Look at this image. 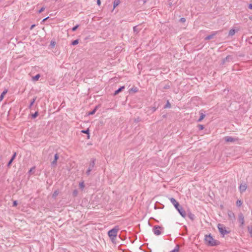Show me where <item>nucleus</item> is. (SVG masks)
I'll return each mask as SVG.
<instances>
[{"instance_id": "1", "label": "nucleus", "mask_w": 252, "mask_h": 252, "mask_svg": "<svg viewBox=\"0 0 252 252\" xmlns=\"http://www.w3.org/2000/svg\"><path fill=\"white\" fill-rule=\"evenodd\" d=\"M118 230V226H116L108 232V235L110 238L111 239L112 242L113 243H114V241L117 235V232Z\"/></svg>"}, {"instance_id": "2", "label": "nucleus", "mask_w": 252, "mask_h": 252, "mask_svg": "<svg viewBox=\"0 0 252 252\" xmlns=\"http://www.w3.org/2000/svg\"><path fill=\"white\" fill-rule=\"evenodd\" d=\"M205 241L209 246H214L218 245V242L215 240L210 234L205 236Z\"/></svg>"}, {"instance_id": "3", "label": "nucleus", "mask_w": 252, "mask_h": 252, "mask_svg": "<svg viewBox=\"0 0 252 252\" xmlns=\"http://www.w3.org/2000/svg\"><path fill=\"white\" fill-rule=\"evenodd\" d=\"M95 161H96L95 158H91L90 163L89 164V166L88 168V170H87V171L86 172V174L87 176H89L90 175L91 171H92L93 169H94V165L95 164Z\"/></svg>"}, {"instance_id": "4", "label": "nucleus", "mask_w": 252, "mask_h": 252, "mask_svg": "<svg viewBox=\"0 0 252 252\" xmlns=\"http://www.w3.org/2000/svg\"><path fill=\"white\" fill-rule=\"evenodd\" d=\"M218 228L220 233L223 235V236L229 233V231L226 229V227L222 224L219 223L218 224Z\"/></svg>"}, {"instance_id": "5", "label": "nucleus", "mask_w": 252, "mask_h": 252, "mask_svg": "<svg viewBox=\"0 0 252 252\" xmlns=\"http://www.w3.org/2000/svg\"><path fill=\"white\" fill-rule=\"evenodd\" d=\"M223 139L225 142L228 143H235L238 142L239 140L238 138L232 137L231 136H225Z\"/></svg>"}, {"instance_id": "6", "label": "nucleus", "mask_w": 252, "mask_h": 252, "mask_svg": "<svg viewBox=\"0 0 252 252\" xmlns=\"http://www.w3.org/2000/svg\"><path fill=\"white\" fill-rule=\"evenodd\" d=\"M238 220L240 223V226H243L245 223V220L244 217L242 213L239 214Z\"/></svg>"}, {"instance_id": "7", "label": "nucleus", "mask_w": 252, "mask_h": 252, "mask_svg": "<svg viewBox=\"0 0 252 252\" xmlns=\"http://www.w3.org/2000/svg\"><path fill=\"white\" fill-rule=\"evenodd\" d=\"M59 158V154L56 153L54 155V159L53 161L51 162V164L52 167H56L57 165V160Z\"/></svg>"}, {"instance_id": "8", "label": "nucleus", "mask_w": 252, "mask_h": 252, "mask_svg": "<svg viewBox=\"0 0 252 252\" xmlns=\"http://www.w3.org/2000/svg\"><path fill=\"white\" fill-rule=\"evenodd\" d=\"M227 214L229 219L233 222L235 220V216L233 212L229 210L228 211Z\"/></svg>"}, {"instance_id": "9", "label": "nucleus", "mask_w": 252, "mask_h": 252, "mask_svg": "<svg viewBox=\"0 0 252 252\" xmlns=\"http://www.w3.org/2000/svg\"><path fill=\"white\" fill-rule=\"evenodd\" d=\"M161 227L159 226H155L153 228V231L155 235H159L161 234V232L160 231Z\"/></svg>"}, {"instance_id": "10", "label": "nucleus", "mask_w": 252, "mask_h": 252, "mask_svg": "<svg viewBox=\"0 0 252 252\" xmlns=\"http://www.w3.org/2000/svg\"><path fill=\"white\" fill-rule=\"evenodd\" d=\"M171 203L174 206L175 208H177V207H179V203L176 200V199L173 197L169 198Z\"/></svg>"}, {"instance_id": "11", "label": "nucleus", "mask_w": 252, "mask_h": 252, "mask_svg": "<svg viewBox=\"0 0 252 252\" xmlns=\"http://www.w3.org/2000/svg\"><path fill=\"white\" fill-rule=\"evenodd\" d=\"M179 213L181 215V216L184 218H185L186 217L187 213L182 207L180 208V210H179Z\"/></svg>"}, {"instance_id": "12", "label": "nucleus", "mask_w": 252, "mask_h": 252, "mask_svg": "<svg viewBox=\"0 0 252 252\" xmlns=\"http://www.w3.org/2000/svg\"><path fill=\"white\" fill-rule=\"evenodd\" d=\"M247 186L246 184H241L240 186L239 189L241 192L245 191L247 189Z\"/></svg>"}, {"instance_id": "13", "label": "nucleus", "mask_w": 252, "mask_h": 252, "mask_svg": "<svg viewBox=\"0 0 252 252\" xmlns=\"http://www.w3.org/2000/svg\"><path fill=\"white\" fill-rule=\"evenodd\" d=\"M216 33H217V32H213L211 34L207 36L205 38V40H208L212 39L213 38V37L216 34Z\"/></svg>"}, {"instance_id": "14", "label": "nucleus", "mask_w": 252, "mask_h": 252, "mask_svg": "<svg viewBox=\"0 0 252 252\" xmlns=\"http://www.w3.org/2000/svg\"><path fill=\"white\" fill-rule=\"evenodd\" d=\"M125 86H123L122 87H120L118 90H116L114 93V95H116L118 94L120 92L122 91L124 89H125Z\"/></svg>"}, {"instance_id": "15", "label": "nucleus", "mask_w": 252, "mask_h": 252, "mask_svg": "<svg viewBox=\"0 0 252 252\" xmlns=\"http://www.w3.org/2000/svg\"><path fill=\"white\" fill-rule=\"evenodd\" d=\"M138 88L136 87H133L131 89L129 90V94H134L138 91Z\"/></svg>"}, {"instance_id": "16", "label": "nucleus", "mask_w": 252, "mask_h": 252, "mask_svg": "<svg viewBox=\"0 0 252 252\" xmlns=\"http://www.w3.org/2000/svg\"><path fill=\"white\" fill-rule=\"evenodd\" d=\"M121 1L120 0H115L113 2V9L112 10V11H114V9L119 5Z\"/></svg>"}, {"instance_id": "17", "label": "nucleus", "mask_w": 252, "mask_h": 252, "mask_svg": "<svg viewBox=\"0 0 252 252\" xmlns=\"http://www.w3.org/2000/svg\"><path fill=\"white\" fill-rule=\"evenodd\" d=\"M98 107H99V105H96L92 111L89 112L88 115H93L94 114V113H95V112L96 111V110H97Z\"/></svg>"}, {"instance_id": "18", "label": "nucleus", "mask_w": 252, "mask_h": 252, "mask_svg": "<svg viewBox=\"0 0 252 252\" xmlns=\"http://www.w3.org/2000/svg\"><path fill=\"white\" fill-rule=\"evenodd\" d=\"M7 90L5 89L1 94L0 95V101H1L3 99L4 96L5 95V94L7 93Z\"/></svg>"}, {"instance_id": "19", "label": "nucleus", "mask_w": 252, "mask_h": 252, "mask_svg": "<svg viewBox=\"0 0 252 252\" xmlns=\"http://www.w3.org/2000/svg\"><path fill=\"white\" fill-rule=\"evenodd\" d=\"M205 117V115L203 114L202 111L200 112V117L199 119L197 120L198 122H201Z\"/></svg>"}, {"instance_id": "20", "label": "nucleus", "mask_w": 252, "mask_h": 252, "mask_svg": "<svg viewBox=\"0 0 252 252\" xmlns=\"http://www.w3.org/2000/svg\"><path fill=\"white\" fill-rule=\"evenodd\" d=\"M187 216L191 220H193L194 219V215L192 214L191 212H189L188 214H187Z\"/></svg>"}, {"instance_id": "21", "label": "nucleus", "mask_w": 252, "mask_h": 252, "mask_svg": "<svg viewBox=\"0 0 252 252\" xmlns=\"http://www.w3.org/2000/svg\"><path fill=\"white\" fill-rule=\"evenodd\" d=\"M36 99V97H34L31 100L30 104L29 106V108H31L32 107V106L33 105Z\"/></svg>"}, {"instance_id": "22", "label": "nucleus", "mask_w": 252, "mask_h": 252, "mask_svg": "<svg viewBox=\"0 0 252 252\" xmlns=\"http://www.w3.org/2000/svg\"><path fill=\"white\" fill-rule=\"evenodd\" d=\"M40 75L39 74H37L36 75L32 77V80L33 81H37L39 79V78H40Z\"/></svg>"}, {"instance_id": "23", "label": "nucleus", "mask_w": 252, "mask_h": 252, "mask_svg": "<svg viewBox=\"0 0 252 252\" xmlns=\"http://www.w3.org/2000/svg\"><path fill=\"white\" fill-rule=\"evenodd\" d=\"M59 192L58 190L54 191V192H53V193L52 194V197L54 198H55L59 194Z\"/></svg>"}, {"instance_id": "24", "label": "nucleus", "mask_w": 252, "mask_h": 252, "mask_svg": "<svg viewBox=\"0 0 252 252\" xmlns=\"http://www.w3.org/2000/svg\"><path fill=\"white\" fill-rule=\"evenodd\" d=\"M230 60H232V57L230 56H227L223 60V63H224L226 61H229Z\"/></svg>"}, {"instance_id": "25", "label": "nucleus", "mask_w": 252, "mask_h": 252, "mask_svg": "<svg viewBox=\"0 0 252 252\" xmlns=\"http://www.w3.org/2000/svg\"><path fill=\"white\" fill-rule=\"evenodd\" d=\"M78 43H79V39H76V40H73V41L71 42V44L72 45L74 46V45H76L78 44Z\"/></svg>"}, {"instance_id": "26", "label": "nucleus", "mask_w": 252, "mask_h": 252, "mask_svg": "<svg viewBox=\"0 0 252 252\" xmlns=\"http://www.w3.org/2000/svg\"><path fill=\"white\" fill-rule=\"evenodd\" d=\"M38 115V112L36 111V112H35L34 113L32 114V118L35 119L37 117Z\"/></svg>"}, {"instance_id": "27", "label": "nucleus", "mask_w": 252, "mask_h": 252, "mask_svg": "<svg viewBox=\"0 0 252 252\" xmlns=\"http://www.w3.org/2000/svg\"><path fill=\"white\" fill-rule=\"evenodd\" d=\"M248 230L249 233L251 235V236L252 237V226H248Z\"/></svg>"}, {"instance_id": "28", "label": "nucleus", "mask_w": 252, "mask_h": 252, "mask_svg": "<svg viewBox=\"0 0 252 252\" xmlns=\"http://www.w3.org/2000/svg\"><path fill=\"white\" fill-rule=\"evenodd\" d=\"M179 250V245H176V246L174 248V249L170 252H178Z\"/></svg>"}, {"instance_id": "29", "label": "nucleus", "mask_w": 252, "mask_h": 252, "mask_svg": "<svg viewBox=\"0 0 252 252\" xmlns=\"http://www.w3.org/2000/svg\"><path fill=\"white\" fill-rule=\"evenodd\" d=\"M235 33V31L234 30H231L229 32V35L233 36Z\"/></svg>"}, {"instance_id": "30", "label": "nucleus", "mask_w": 252, "mask_h": 252, "mask_svg": "<svg viewBox=\"0 0 252 252\" xmlns=\"http://www.w3.org/2000/svg\"><path fill=\"white\" fill-rule=\"evenodd\" d=\"M79 25H76V26H75L74 27H73L71 30L72 32H75L77 29V28L79 27Z\"/></svg>"}, {"instance_id": "31", "label": "nucleus", "mask_w": 252, "mask_h": 252, "mask_svg": "<svg viewBox=\"0 0 252 252\" xmlns=\"http://www.w3.org/2000/svg\"><path fill=\"white\" fill-rule=\"evenodd\" d=\"M55 44H56V42L55 41H53L52 40L50 42V46L52 47V48H53L54 47V46H55Z\"/></svg>"}, {"instance_id": "32", "label": "nucleus", "mask_w": 252, "mask_h": 252, "mask_svg": "<svg viewBox=\"0 0 252 252\" xmlns=\"http://www.w3.org/2000/svg\"><path fill=\"white\" fill-rule=\"evenodd\" d=\"M81 132L83 133L87 134L89 132V129L87 128V129H85V130H82L81 131Z\"/></svg>"}, {"instance_id": "33", "label": "nucleus", "mask_w": 252, "mask_h": 252, "mask_svg": "<svg viewBox=\"0 0 252 252\" xmlns=\"http://www.w3.org/2000/svg\"><path fill=\"white\" fill-rule=\"evenodd\" d=\"M79 187H80V188L81 189H83V188H84V187H85V185H84V182H81V183H80L79 184Z\"/></svg>"}, {"instance_id": "34", "label": "nucleus", "mask_w": 252, "mask_h": 252, "mask_svg": "<svg viewBox=\"0 0 252 252\" xmlns=\"http://www.w3.org/2000/svg\"><path fill=\"white\" fill-rule=\"evenodd\" d=\"M13 160L11 159H10L9 160V161L8 162L7 164V167H9L11 166V163L13 162Z\"/></svg>"}, {"instance_id": "35", "label": "nucleus", "mask_w": 252, "mask_h": 252, "mask_svg": "<svg viewBox=\"0 0 252 252\" xmlns=\"http://www.w3.org/2000/svg\"><path fill=\"white\" fill-rule=\"evenodd\" d=\"M78 194V191L76 189L73 190L72 194L74 196H76Z\"/></svg>"}, {"instance_id": "36", "label": "nucleus", "mask_w": 252, "mask_h": 252, "mask_svg": "<svg viewBox=\"0 0 252 252\" xmlns=\"http://www.w3.org/2000/svg\"><path fill=\"white\" fill-rule=\"evenodd\" d=\"M236 204L237 206H240L242 204V202L241 200H237L236 202Z\"/></svg>"}, {"instance_id": "37", "label": "nucleus", "mask_w": 252, "mask_h": 252, "mask_svg": "<svg viewBox=\"0 0 252 252\" xmlns=\"http://www.w3.org/2000/svg\"><path fill=\"white\" fill-rule=\"evenodd\" d=\"M16 152H14V154H13L12 156L11 157V159H12L13 160H14V159L15 158H16Z\"/></svg>"}, {"instance_id": "38", "label": "nucleus", "mask_w": 252, "mask_h": 252, "mask_svg": "<svg viewBox=\"0 0 252 252\" xmlns=\"http://www.w3.org/2000/svg\"><path fill=\"white\" fill-rule=\"evenodd\" d=\"M171 107V105L169 102V101H167V103L166 105L165 106V108H170Z\"/></svg>"}, {"instance_id": "39", "label": "nucleus", "mask_w": 252, "mask_h": 252, "mask_svg": "<svg viewBox=\"0 0 252 252\" xmlns=\"http://www.w3.org/2000/svg\"><path fill=\"white\" fill-rule=\"evenodd\" d=\"M18 202L17 200H14L13 201V206L15 207L17 205Z\"/></svg>"}, {"instance_id": "40", "label": "nucleus", "mask_w": 252, "mask_h": 252, "mask_svg": "<svg viewBox=\"0 0 252 252\" xmlns=\"http://www.w3.org/2000/svg\"><path fill=\"white\" fill-rule=\"evenodd\" d=\"M45 9V7H41L38 11V13H41V12H42Z\"/></svg>"}, {"instance_id": "41", "label": "nucleus", "mask_w": 252, "mask_h": 252, "mask_svg": "<svg viewBox=\"0 0 252 252\" xmlns=\"http://www.w3.org/2000/svg\"><path fill=\"white\" fill-rule=\"evenodd\" d=\"M198 128L200 130H202L204 129V127L203 125H198Z\"/></svg>"}, {"instance_id": "42", "label": "nucleus", "mask_w": 252, "mask_h": 252, "mask_svg": "<svg viewBox=\"0 0 252 252\" xmlns=\"http://www.w3.org/2000/svg\"><path fill=\"white\" fill-rule=\"evenodd\" d=\"M35 167H32V168H31L30 169V170H29V173L30 174H31V173H32V171H33V170H35Z\"/></svg>"}, {"instance_id": "43", "label": "nucleus", "mask_w": 252, "mask_h": 252, "mask_svg": "<svg viewBox=\"0 0 252 252\" xmlns=\"http://www.w3.org/2000/svg\"><path fill=\"white\" fill-rule=\"evenodd\" d=\"M180 21L181 22H185L186 21V19L184 18H181L180 20Z\"/></svg>"}, {"instance_id": "44", "label": "nucleus", "mask_w": 252, "mask_h": 252, "mask_svg": "<svg viewBox=\"0 0 252 252\" xmlns=\"http://www.w3.org/2000/svg\"><path fill=\"white\" fill-rule=\"evenodd\" d=\"M49 17H47L44 19H43L41 22V23H44L48 18H49Z\"/></svg>"}, {"instance_id": "45", "label": "nucleus", "mask_w": 252, "mask_h": 252, "mask_svg": "<svg viewBox=\"0 0 252 252\" xmlns=\"http://www.w3.org/2000/svg\"><path fill=\"white\" fill-rule=\"evenodd\" d=\"M35 27V24H33L32 25L31 27H30V30H32L34 27Z\"/></svg>"}, {"instance_id": "46", "label": "nucleus", "mask_w": 252, "mask_h": 252, "mask_svg": "<svg viewBox=\"0 0 252 252\" xmlns=\"http://www.w3.org/2000/svg\"><path fill=\"white\" fill-rule=\"evenodd\" d=\"M96 2H97V4L98 5H99V6L100 5V4H101L100 0H97Z\"/></svg>"}, {"instance_id": "47", "label": "nucleus", "mask_w": 252, "mask_h": 252, "mask_svg": "<svg viewBox=\"0 0 252 252\" xmlns=\"http://www.w3.org/2000/svg\"><path fill=\"white\" fill-rule=\"evenodd\" d=\"M133 30L135 32H138V30L137 29V27H133Z\"/></svg>"}, {"instance_id": "48", "label": "nucleus", "mask_w": 252, "mask_h": 252, "mask_svg": "<svg viewBox=\"0 0 252 252\" xmlns=\"http://www.w3.org/2000/svg\"><path fill=\"white\" fill-rule=\"evenodd\" d=\"M87 134V138L89 139L90 137V132Z\"/></svg>"}, {"instance_id": "49", "label": "nucleus", "mask_w": 252, "mask_h": 252, "mask_svg": "<svg viewBox=\"0 0 252 252\" xmlns=\"http://www.w3.org/2000/svg\"><path fill=\"white\" fill-rule=\"evenodd\" d=\"M249 8L250 9H252V4H250L249 5Z\"/></svg>"}, {"instance_id": "50", "label": "nucleus", "mask_w": 252, "mask_h": 252, "mask_svg": "<svg viewBox=\"0 0 252 252\" xmlns=\"http://www.w3.org/2000/svg\"><path fill=\"white\" fill-rule=\"evenodd\" d=\"M180 207H182L179 206V207H177V208H176L178 210V212H179V210H180Z\"/></svg>"}, {"instance_id": "51", "label": "nucleus", "mask_w": 252, "mask_h": 252, "mask_svg": "<svg viewBox=\"0 0 252 252\" xmlns=\"http://www.w3.org/2000/svg\"><path fill=\"white\" fill-rule=\"evenodd\" d=\"M1 156L0 155V160L1 159Z\"/></svg>"}, {"instance_id": "52", "label": "nucleus", "mask_w": 252, "mask_h": 252, "mask_svg": "<svg viewBox=\"0 0 252 252\" xmlns=\"http://www.w3.org/2000/svg\"><path fill=\"white\" fill-rule=\"evenodd\" d=\"M123 252H125L124 251H123Z\"/></svg>"}]
</instances>
